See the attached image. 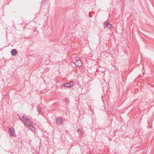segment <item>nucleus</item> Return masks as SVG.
Returning a JSON list of instances; mask_svg holds the SVG:
<instances>
[{"label": "nucleus", "instance_id": "1", "mask_svg": "<svg viewBox=\"0 0 154 154\" xmlns=\"http://www.w3.org/2000/svg\"><path fill=\"white\" fill-rule=\"evenodd\" d=\"M19 119L26 126L31 123V120L26 115H23L22 118L20 117Z\"/></svg>", "mask_w": 154, "mask_h": 154}, {"label": "nucleus", "instance_id": "2", "mask_svg": "<svg viewBox=\"0 0 154 154\" xmlns=\"http://www.w3.org/2000/svg\"><path fill=\"white\" fill-rule=\"evenodd\" d=\"M72 61L77 67H80L82 64L81 60L79 57L74 58Z\"/></svg>", "mask_w": 154, "mask_h": 154}, {"label": "nucleus", "instance_id": "3", "mask_svg": "<svg viewBox=\"0 0 154 154\" xmlns=\"http://www.w3.org/2000/svg\"><path fill=\"white\" fill-rule=\"evenodd\" d=\"M56 121L57 125H61L63 123L64 120L61 117H57L56 118Z\"/></svg>", "mask_w": 154, "mask_h": 154}, {"label": "nucleus", "instance_id": "4", "mask_svg": "<svg viewBox=\"0 0 154 154\" xmlns=\"http://www.w3.org/2000/svg\"><path fill=\"white\" fill-rule=\"evenodd\" d=\"M63 86L65 87L69 88L72 87L73 85V82H72L63 83Z\"/></svg>", "mask_w": 154, "mask_h": 154}, {"label": "nucleus", "instance_id": "5", "mask_svg": "<svg viewBox=\"0 0 154 154\" xmlns=\"http://www.w3.org/2000/svg\"><path fill=\"white\" fill-rule=\"evenodd\" d=\"M9 131L10 133V136H14L15 135V132L14 129L13 128H10L9 130Z\"/></svg>", "mask_w": 154, "mask_h": 154}, {"label": "nucleus", "instance_id": "6", "mask_svg": "<svg viewBox=\"0 0 154 154\" xmlns=\"http://www.w3.org/2000/svg\"><path fill=\"white\" fill-rule=\"evenodd\" d=\"M103 26L105 28L109 27L111 28L112 26V24L110 23L109 22L106 21L104 23Z\"/></svg>", "mask_w": 154, "mask_h": 154}, {"label": "nucleus", "instance_id": "7", "mask_svg": "<svg viewBox=\"0 0 154 154\" xmlns=\"http://www.w3.org/2000/svg\"><path fill=\"white\" fill-rule=\"evenodd\" d=\"M26 126L28 128L29 130L32 131L35 130V127L33 126V125H31V123L28 125L27 126Z\"/></svg>", "mask_w": 154, "mask_h": 154}, {"label": "nucleus", "instance_id": "8", "mask_svg": "<svg viewBox=\"0 0 154 154\" xmlns=\"http://www.w3.org/2000/svg\"><path fill=\"white\" fill-rule=\"evenodd\" d=\"M11 53L12 55L14 56L17 54V51L16 49H13L11 50Z\"/></svg>", "mask_w": 154, "mask_h": 154}, {"label": "nucleus", "instance_id": "9", "mask_svg": "<svg viewBox=\"0 0 154 154\" xmlns=\"http://www.w3.org/2000/svg\"><path fill=\"white\" fill-rule=\"evenodd\" d=\"M37 111L39 112V114L40 113H42V111L41 110L39 106H38L37 108Z\"/></svg>", "mask_w": 154, "mask_h": 154}, {"label": "nucleus", "instance_id": "10", "mask_svg": "<svg viewBox=\"0 0 154 154\" xmlns=\"http://www.w3.org/2000/svg\"><path fill=\"white\" fill-rule=\"evenodd\" d=\"M77 131L79 133H80L81 132V130L79 129L77 130Z\"/></svg>", "mask_w": 154, "mask_h": 154}, {"label": "nucleus", "instance_id": "11", "mask_svg": "<svg viewBox=\"0 0 154 154\" xmlns=\"http://www.w3.org/2000/svg\"><path fill=\"white\" fill-rule=\"evenodd\" d=\"M46 0H42V1L43 2H44V1H45Z\"/></svg>", "mask_w": 154, "mask_h": 154}, {"label": "nucleus", "instance_id": "12", "mask_svg": "<svg viewBox=\"0 0 154 154\" xmlns=\"http://www.w3.org/2000/svg\"><path fill=\"white\" fill-rule=\"evenodd\" d=\"M89 154H92L91 153H90Z\"/></svg>", "mask_w": 154, "mask_h": 154}]
</instances>
